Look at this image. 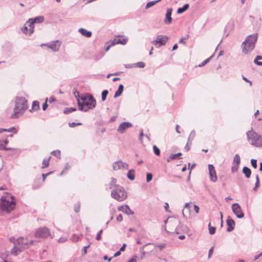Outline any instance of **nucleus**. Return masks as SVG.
Instances as JSON below:
<instances>
[{"mask_svg": "<svg viewBox=\"0 0 262 262\" xmlns=\"http://www.w3.org/2000/svg\"><path fill=\"white\" fill-rule=\"evenodd\" d=\"M27 99L23 97H17L15 99V105L14 113L11 115V118L16 119L23 115L25 111L28 108Z\"/></svg>", "mask_w": 262, "mask_h": 262, "instance_id": "nucleus-1", "label": "nucleus"}, {"mask_svg": "<svg viewBox=\"0 0 262 262\" xmlns=\"http://www.w3.org/2000/svg\"><path fill=\"white\" fill-rule=\"evenodd\" d=\"M51 159V157H50L48 159H44L42 161V168H45L47 167L49 165V161Z\"/></svg>", "mask_w": 262, "mask_h": 262, "instance_id": "nucleus-32", "label": "nucleus"}, {"mask_svg": "<svg viewBox=\"0 0 262 262\" xmlns=\"http://www.w3.org/2000/svg\"><path fill=\"white\" fill-rule=\"evenodd\" d=\"M103 232V230L102 229H101L99 232L98 233H97V235H96V240L97 241H100L102 237H101V234Z\"/></svg>", "mask_w": 262, "mask_h": 262, "instance_id": "nucleus-47", "label": "nucleus"}, {"mask_svg": "<svg viewBox=\"0 0 262 262\" xmlns=\"http://www.w3.org/2000/svg\"><path fill=\"white\" fill-rule=\"evenodd\" d=\"M233 163H234V164H237L239 165V164L241 163V158L238 155L236 154L234 156V158H233Z\"/></svg>", "mask_w": 262, "mask_h": 262, "instance_id": "nucleus-35", "label": "nucleus"}, {"mask_svg": "<svg viewBox=\"0 0 262 262\" xmlns=\"http://www.w3.org/2000/svg\"><path fill=\"white\" fill-rule=\"evenodd\" d=\"M108 93V92L106 90H105L102 91L101 93V99L102 101H104L106 100Z\"/></svg>", "mask_w": 262, "mask_h": 262, "instance_id": "nucleus-38", "label": "nucleus"}, {"mask_svg": "<svg viewBox=\"0 0 262 262\" xmlns=\"http://www.w3.org/2000/svg\"><path fill=\"white\" fill-rule=\"evenodd\" d=\"M164 207L165 209V211L166 212H170V211L168 209V208H169V205L167 203H165V204H164Z\"/></svg>", "mask_w": 262, "mask_h": 262, "instance_id": "nucleus-63", "label": "nucleus"}, {"mask_svg": "<svg viewBox=\"0 0 262 262\" xmlns=\"http://www.w3.org/2000/svg\"><path fill=\"white\" fill-rule=\"evenodd\" d=\"M24 243H25V242H24V238L23 236L19 237L14 242V244L15 245H21L20 248L23 250L24 249L23 248Z\"/></svg>", "mask_w": 262, "mask_h": 262, "instance_id": "nucleus-19", "label": "nucleus"}, {"mask_svg": "<svg viewBox=\"0 0 262 262\" xmlns=\"http://www.w3.org/2000/svg\"><path fill=\"white\" fill-rule=\"evenodd\" d=\"M232 209L233 213L235 214L236 217L238 219L244 217V214L242 211L241 207L237 203H234L232 205Z\"/></svg>", "mask_w": 262, "mask_h": 262, "instance_id": "nucleus-11", "label": "nucleus"}, {"mask_svg": "<svg viewBox=\"0 0 262 262\" xmlns=\"http://www.w3.org/2000/svg\"><path fill=\"white\" fill-rule=\"evenodd\" d=\"M181 155H182V153H181V152H178V153L176 154H171L167 158V161L168 162H169L170 161L173 160H175L176 159H181L180 156H181Z\"/></svg>", "mask_w": 262, "mask_h": 262, "instance_id": "nucleus-21", "label": "nucleus"}, {"mask_svg": "<svg viewBox=\"0 0 262 262\" xmlns=\"http://www.w3.org/2000/svg\"><path fill=\"white\" fill-rule=\"evenodd\" d=\"M61 42L59 40H55L48 43L42 44L41 46H45L48 48L51 49L54 52H57L59 50Z\"/></svg>", "mask_w": 262, "mask_h": 262, "instance_id": "nucleus-10", "label": "nucleus"}, {"mask_svg": "<svg viewBox=\"0 0 262 262\" xmlns=\"http://www.w3.org/2000/svg\"><path fill=\"white\" fill-rule=\"evenodd\" d=\"M226 223L227 225V231L228 232L232 231L235 227V223L233 219H232L230 216H228L226 220Z\"/></svg>", "mask_w": 262, "mask_h": 262, "instance_id": "nucleus-14", "label": "nucleus"}, {"mask_svg": "<svg viewBox=\"0 0 262 262\" xmlns=\"http://www.w3.org/2000/svg\"><path fill=\"white\" fill-rule=\"evenodd\" d=\"M87 100L89 102H91V103H95V104L96 105V99L94 98L92 94H88L87 95Z\"/></svg>", "mask_w": 262, "mask_h": 262, "instance_id": "nucleus-36", "label": "nucleus"}, {"mask_svg": "<svg viewBox=\"0 0 262 262\" xmlns=\"http://www.w3.org/2000/svg\"><path fill=\"white\" fill-rule=\"evenodd\" d=\"M123 89H124L123 85L122 84H119V88H118L117 91L116 92L115 95L114 96V98H116L120 96L122 94V93L123 91Z\"/></svg>", "mask_w": 262, "mask_h": 262, "instance_id": "nucleus-23", "label": "nucleus"}, {"mask_svg": "<svg viewBox=\"0 0 262 262\" xmlns=\"http://www.w3.org/2000/svg\"><path fill=\"white\" fill-rule=\"evenodd\" d=\"M32 19L35 23H41L44 20V17L42 16H39Z\"/></svg>", "mask_w": 262, "mask_h": 262, "instance_id": "nucleus-28", "label": "nucleus"}, {"mask_svg": "<svg viewBox=\"0 0 262 262\" xmlns=\"http://www.w3.org/2000/svg\"><path fill=\"white\" fill-rule=\"evenodd\" d=\"M118 210L120 211H122L127 214H129V213H133V212L132 211L129 207L127 205L120 206L118 207Z\"/></svg>", "mask_w": 262, "mask_h": 262, "instance_id": "nucleus-18", "label": "nucleus"}, {"mask_svg": "<svg viewBox=\"0 0 262 262\" xmlns=\"http://www.w3.org/2000/svg\"><path fill=\"white\" fill-rule=\"evenodd\" d=\"M161 0H157L155 1H151L148 3L146 5V9H148L150 8L151 7L153 6L154 5H155L158 2H160Z\"/></svg>", "mask_w": 262, "mask_h": 262, "instance_id": "nucleus-37", "label": "nucleus"}, {"mask_svg": "<svg viewBox=\"0 0 262 262\" xmlns=\"http://www.w3.org/2000/svg\"><path fill=\"white\" fill-rule=\"evenodd\" d=\"M127 262H137V256H134L130 260L127 261Z\"/></svg>", "mask_w": 262, "mask_h": 262, "instance_id": "nucleus-62", "label": "nucleus"}, {"mask_svg": "<svg viewBox=\"0 0 262 262\" xmlns=\"http://www.w3.org/2000/svg\"><path fill=\"white\" fill-rule=\"evenodd\" d=\"M168 37L164 35H158L156 40L151 41V43L154 45H159V47L165 45L167 42Z\"/></svg>", "mask_w": 262, "mask_h": 262, "instance_id": "nucleus-8", "label": "nucleus"}, {"mask_svg": "<svg viewBox=\"0 0 262 262\" xmlns=\"http://www.w3.org/2000/svg\"><path fill=\"white\" fill-rule=\"evenodd\" d=\"M195 136V133L194 130H192L190 134V135L188 138V143H190L191 145L192 143V141L193 139H194V137Z\"/></svg>", "mask_w": 262, "mask_h": 262, "instance_id": "nucleus-29", "label": "nucleus"}, {"mask_svg": "<svg viewBox=\"0 0 262 262\" xmlns=\"http://www.w3.org/2000/svg\"><path fill=\"white\" fill-rule=\"evenodd\" d=\"M247 138L249 141H251V144L256 147H262V136L253 131L247 132Z\"/></svg>", "mask_w": 262, "mask_h": 262, "instance_id": "nucleus-4", "label": "nucleus"}, {"mask_svg": "<svg viewBox=\"0 0 262 262\" xmlns=\"http://www.w3.org/2000/svg\"><path fill=\"white\" fill-rule=\"evenodd\" d=\"M127 42L126 38H119V39H115L113 41H112L111 45H115V44H121V45H125Z\"/></svg>", "mask_w": 262, "mask_h": 262, "instance_id": "nucleus-17", "label": "nucleus"}, {"mask_svg": "<svg viewBox=\"0 0 262 262\" xmlns=\"http://www.w3.org/2000/svg\"><path fill=\"white\" fill-rule=\"evenodd\" d=\"M47 101H48V98H46V102L42 105V110L43 111L46 110L47 107H48V104L47 103Z\"/></svg>", "mask_w": 262, "mask_h": 262, "instance_id": "nucleus-56", "label": "nucleus"}, {"mask_svg": "<svg viewBox=\"0 0 262 262\" xmlns=\"http://www.w3.org/2000/svg\"><path fill=\"white\" fill-rule=\"evenodd\" d=\"M15 245V246L11 250V253L14 255H17L18 254V252H21L23 249L21 248L17 247Z\"/></svg>", "mask_w": 262, "mask_h": 262, "instance_id": "nucleus-27", "label": "nucleus"}, {"mask_svg": "<svg viewBox=\"0 0 262 262\" xmlns=\"http://www.w3.org/2000/svg\"><path fill=\"white\" fill-rule=\"evenodd\" d=\"M208 169L210 180L213 182H216L217 180V177L216 175V172L214 169V167L212 164H209Z\"/></svg>", "mask_w": 262, "mask_h": 262, "instance_id": "nucleus-13", "label": "nucleus"}, {"mask_svg": "<svg viewBox=\"0 0 262 262\" xmlns=\"http://www.w3.org/2000/svg\"><path fill=\"white\" fill-rule=\"evenodd\" d=\"M243 172L247 178L248 179L250 177L251 174V170L249 167L244 166L243 168Z\"/></svg>", "mask_w": 262, "mask_h": 262, "instance_id": "nucleus-22", "label": "nucleus"}, {"mask_svg": "<svg viewBox=\"0 0 262 262\" xmlns=\"http://www.w3.org/2000/svg\"><path fill=\"white\" fill-rule=\"evenodd\" d=\"M95 103L91 102H81L78 99V110L81 111L86 112L90 109H93L96 107Z\"/></svg>", "mask_w": 262, "mask_h": 262, "instance_id": "nucleus-6", "label": "nucleus"}, {"mask_svg": "<svg viewBox=\"0 0 262 262\" xmlns=\"http://www.w3.org/2000/svg\"><path fill=\"white\" fill-rule=\"evenodd\" d=\"M188 38V36H187V37H182L181 38L180 40H179V43H183V44H185L186 42L184 41V40L185 39H187V38Z\"/></svg>", "mask_w": 262, "mask_h": 262, "instance_id": "nucleus-58", "label": "nucleus"}, {"mask_svg": "<svg viewBox=\"0 0 262 262\" xmlns=\"http://www.w3.org/2000/svg\"><path fill=\"white\" fill-rule=\"evenodd\" d=\"M6 132H13L14 134H16L17 132V129L15 127H12L8 129H6Z\"/></svg>", "mask_w": 262, "mask_h": 262, "instance_id": "nucleus-44", "label": "nucleus"}, {"mask_svg": "<svg viewBox=\"0 0 262 262\" xmlns=\"http://www.w3.org/2000/svg\"><path fill=\"white\" fill-rule=\"evenodd\" d=\"M78 237H77L76 236V235L74 234V235H72V240L73 242H77L78 241Z\"/></svg>", "mask_w": 262, "mask_h": 262, "instance_id": "nucleus-64", "label": "nucleus"}, {"mask_svg": "<svg viewBox=\"0 0 262 262\" xmlns=\"http://www.w3.org/2000/svg\"><path fill=\"white\" fill-rule=\"evenodd\" d=\"M39 103L38 101H34L33 102L32 110H34L35 111H37L39 110Z\"/></svg>", "mask_w": 262, "mask_h": 262, "instance_id": "nucleus-30", "label": "nucleus"}, {"mask_svg": "<svg viewBox=\"0 0 262 262\" xmlns=\"http://www.w3.org/2000/svg\"><path fill=\"white\" fill-rule=\"evenodd\" d=\"M78 31L83 36L86 37H90L92 36V32L91 31H89L85 29L80 28L79 29Z\"/></svg>", "mask_w": 262, "mask_h": 262, "instance_id": "nucleus-20", "label": "nucleus"}, {"mask_svg": "<svg viewBox=\"0 0 262 262\" xmlns=\"http://www.w3.org/2000/svg\"><path fill=\"white\" fill-rule=\"evenodd\" d=\"M251 164L254 168H257V160H256L253 159H251Z\"/></svg>", "mask_w": 262, "mask_h": 262, "instance_id": "nucleus-45", "label": "nucleus"}, {"mask_svg": "<svg viewBox=\"0 0 262 262\" xmlns=\"http://www.w3.org/2000/svg\"><path fill=\"white\" fill-rule=\"evenodd\" d=\"M127 177L130 180H135V170L134 169H130L128 170L127 173Z\"/></svg>", "mask_w": 262, "mask_h": 262, "instance_id": "nucleus-24", "label": "nucleus"}, {"mask_svg": "<svg viewBox=\"0 0 262 262\" xmlns=\"http://www.w3.org/2000/svg\"><path fill=\"white\" fill-rule=\"evenodd\" d=\"M87 95L80 96V99L82 101V102H85L87 100Z\"/></svg>", "mask_w": 262, "mask_h": 262, "instance_id": "nucleus-59", "label": "nucleus"}, {"mask_svg": "<svg viewBox=\"0 0 262 262\" xmlns=\"http://www.w3.org/2000/svg\"><path fill=\"white\" fill-rule=\"evenodd\" d=\"M15 198H1L0 208L2 211L10 213L15 207Z\"/></svg>", "mask_w": 262, "mask_h": 262, "instance_id": "nucleus-3", "label": "nucleus"}, {"mask_svg": "<svg viewBox=\"0 0 262 262\" xmlns=\"http://www.w3.org/2000/svg\"><path fill=\"white\" fill-rule=\"evenodd\" d=\"M262 59V56L261 55L257 56L254 60V62L255 64L257 66H262V61H258V60Z\"/></svg>", "mask_w": 262, "mask_h": 262, "instance_id": "nucleus-31", "label": "nucleus"}, {"mask_svg": "<svg viewBox=\"0 0 262 262\" xmlns=\"http://www.w3.org/2000/svg\"><path fill=\"white\" fill-rule=\"evenodd\" d=\"M34 24L35 23L32 20V18L29 19L26 23V25L30 28L29 29V33L30 35L34 32Z\"/></svg>", "mask_w": 262, "mask_h": 262, "instance_id": "nucleus-16", "label": "nucleus"}, {"mask_svg": "<svg viewBox=\"0 0 262 262\" xmlns=\"http://www.w3.org/2000/svg\"><path fill=\"white\" fill-rule=\"evenodd\" d=\"M80 207V205L79 203H77L75 205L74 210H75V212L78 213L79 212Z\"/></svg>", "mask_w": 262, "mask_h": 262, "instance_id": "nucleus-46", "label": "nucleus"}, {"mask_svg": "<svg viewBox=\"0 0 262 262\" xmlns=\"http://www.w3.org/2000/svg\"><path fill=\"white\" fill-rule=\"evenodd\" d=\"M50 236V229L45 226L38 228L34 233V236L36 238H46Z\"/></svg>", "mask_w": 262, "mask_h": 262, "instance_id": "nucleus-5", "label": "nucleus"}, {"mask_svg": "<svg viewBox=\"0 0 262 262\" xmlns=\"http://www.w3.org/2000/svg\"><path fill=\"white\" fill-rule=\"evenodd\" d=\"M90 245L84 246L82 250V254L84 255L87 253V249L89 248Z\"/></svg>", "mask_w": 262, "mask_h": 262, "instance_id": "nucleus-52", "label": "nucleus"}, {"mask_svg": "<svg viewBox=\"0 0 262 262\" xmlns=\"http://www.w3.org/2000/svg\"><path fill=\"white\" fill-rule=\"evenodd\" d=\"M52 172H53L52 171H50V172H48V173H46V174L42 173V181H43H43H45V179H46V177H47L48 175H49V174H50L52 173Z\"/></svg>", "mask_w": 262, "mask_h": 262, "instance_id": "nucleus-54", "label": "nucleus"}, {"mask_svg": "<svg viewBox=\"0 0 262 262\" xmlns=\"http://www.w3.org/2000/svg\"><path fill=\"white\" fill-rule=\"evenodd\" d=\"M111 196H127V193L123 187L115 186L112 190Z\"/></svg>", "mask_w": 262, "mask_h": 262, "instance_id": "nucleus-7", "label": "nucleus"}, {"mask_svg": "<svg viewBox=\"0 0 262 262\" xmlns=\"http://www.w3.org/2000/svg\"><path fill=\"white\" fill-rule=\"evenodd\" d=\"M67 241V237H61L59 238L58 241L59 243H64L66 241Z\"/></svg>", "mask_w": 262, "mask_h": 262, "instance_id": "nucleus-57", "label": "nucleus"}, {"mask_svg": "<svg viewBox=\"0 0 262 262\" xmlns=\"http://www.w3.org/2000/svg\"><path fill=\"white\" fill-rule=\"evenodd\" d=\"M189 5L188 4H185L183 7L179 8L177 10L178 14H181L186 11L189 8Z\"/></svg>", "mask_w": 262, "mask_h": 262, "instance_id": "nucleus-25", "label": "nucleus"}, {"mask_svg": "<svg viewBox=\"0 0 262 262\" xmlns=\"http://www.w3.org/2000/svg\"><path fill=\"white\" fill-rule=\"evenodd\" d=\"M21 31L24 34H26L28 33V26L26 25V24L24 25V26L21 28Z\"/></svg>", "mask_w": 262, "mask_h": 262, "instance_id": "nucleus-48", "label": "nucleus"}, {"mask_svg": "<svg viewBox=\"0 0 262 262\" xmlns=\"http://www.w3.org/2000/svg\"><path fill=\"white\" fill-rule=\"evenodd\" d=\"M257 39V34H253L248 36L242 43V51L247 54L254 48Z\"/></svg>", "mask_w": 262, "mask_h": 262, "instance_id": "nucleus-2", "label": "nucleus"}, {"mask_svg": "<svg viewBox=\"0 0 262 262\" xmlns=\"http://www.w3.org/2000/svg\"><path fill=\"white\" fill-rule=\"evenodd\" d=\"M172 12V8H168L165 15V18L164 20V23L167 25L171 24L172 21L171 14Z\"/></svg>", "mask_w": 262, "mask_h": 262, "instance_id": "nucleus-15", "label": "nucleus"}, {"mask_svg": "<svg viewBox=\"0 0 262 262\" xmlns=\"http://www.w3.org/2000/svg\"><path fill=\"white\" fill-rule=\"evenodd\" d=\"M69 125L70 127H74L76 126V125H82V123L80 122H79V123L72 122V123H69Z\"/></svg>", "mask_w": 262, "mask_h": 262, "instance_id": "nucleus-51", "label": "nucleus"}, {"mask_svg": "<svg viewBox=\"0 0 262 262\" xmlns=\"http://www.w3.org/2000/svg\"><path fill=\"white\" fill-rule=\"evenodd\" d=\"M216 231V228L215 227H210L209 228V233L211 235H213L215 233Z\"/></svg>", "mask_w": 262, "mask_h": 262, "instance_id": "nucleus-49", "label": "nucleus"}, {"mask_svg": "<svg viewBox=\"0 0 262 262\" xmlns=\"http://www.w3.org/2000/svg\"><path fill=\"white\" fill-rule=\"evenodd\" d=\"M239 167V165L237 164L232 163V166L231 167V171L232 172H234L237 171Z\"/></svg>", "mask_w": 262, "mask_h": 262, "instance_id": "nucleus-41", "label": "nucleus"}, {"mask_svg": "<svg viewBox=\"0 0 262 262\" xmlns=\"http://www.w3.org/2000/svg\"><path fill=\"white\" fill-rule=\"evenodd\" d=\"M116 182H117V180H116V179H115V178H112V179L111 182L110 183V189H111L112 190L113 189V187L115 186H116L115 185Z\"/></svg>", "mask_w": 262, "mask_h": 262, "instance_id": "nucleus-43", "label": "nucleus"}, {"mask_svg": "<svg viewBox=\"0 0 262 262\" xmlns=\"http://www.w3.org/2000/svg\"><path fill=\"white\" fill-rule=\"evenodd\" d=\"M166 244H161L160 245L157 244L156 245V247L159 248L161 250H162L163 248L165 247Z\"/></svg>", "mask_w": 262, "mask_h": 262, "instance_id": "nucleus-53", "label": "nucleus"}, {"mask_svg": "<svg viewBox=\"0 0 262 262\" xmlns=\"http://www.w3.org/2000/svg\"><path fill=\"white\" fill-rule=\"evenodd\" d=\"M51 154L52 155H53V156L58 158L59 159L60 158V150H54V151L51 152Z\"/></svg>", "mask_w": 262, "mask_h": 262, "instance_id": "nucleus-42", "label": "nucleus"}, {"mask_svg": "<svg viewBox=\"0 0 262 262\" xmlns=\"http://www.w3.org/2000/svg\"><path fill=\"white\" fill-rule=\"evenodd\" d=\"M213 55L214 54L212 55L209 58L205 60L203 62L199 65V67H201L207 64L210 61V59L213 56Z\"/></svg>", "mask_w": 262, "mask_h": 262, "instance_id": "nucleus-40", "label": "nucleus"}, {"mask_svg": "<svg viewBox=\"0 0 262 262\" xmlns=\"http://www.w3.org/2000/svg\"><path fill=\"white\" fill-rule=\"evenodd\" d=\"M132 126V124L128 122H124L121 123L117 128V132L122 134L125 130Z\"/></svg>", "mask_w": 262, "mask_h": 262, "instance_id": "nucleus-12", "label": "nucleus"}, {"mask_svg": "<svg viewBox=\"0 0 262 262\" xmlns=\"http://www.w3.org/2000/svg\"><path fill=\"white\" fill-rule=\"evenodd\" d=\"M74 94L75 95V97H76L77 100L78 101V99H79L80 100V96L79 94V92L77 91H75L74 92Z\"/></svg>", "mask_w": 262, "mask_h": 262, "instance_id": "nucleus-55", "label": "nucleus"}, {"mask_svg": "<svg viewBox=\"0 0 262 262\" xmlns=\"http://www.w3.org/2000/svg\"><path fill=\"white\" fill-rule=\"evenodd\" d=\"M152 179V174L151 173H147L146 174V181L147 182H150Z\"/></svg>", "mask_w": 262, "mask_h": 262, "instance_id": "nucleus-50", "label": "nucleus"}, {"mask_svg": "<svg viewBox=\"0 0 262 262\" xmlns=\"http://www.w3.org/2000/svg\"><path fill=\"white\" fill-rule=\"evenodd\" d=\"M143 136H144V134H143V130L141 129L140 131V133L139 138L140 141L141 142H142V138H143Z\"/></svg>", "mask_w": 262, "mask_h": 262, "instance_id": "nucleus-61", "label": "nucleus"}, {"mask_svg": "<svg viewBox=\"0 0 262 262\" xmlns=\"http://www.w3.org/2000/svg\"><path fill=\"white\" fill-rule=\"evenodd\" d=\"M213 252V247H212L209 250L208 252V258H209Z\"/></svg>", "mask_w": 262, "mask_h": 262, "instance_id": "nucleus-60", "label": "nucleus"}, {"mask_svg": "<svg viewBox=\"0 0 262 262\" xmlns=\"http://www.w3.org/2000/svg\"><path fill=\"white\" fill-rule=\"evenodd\" d=\"M145 66V64L144 62H142V61H140V62H138L136 63H135L134 64H133V66H128V67L129 68H133V67H138V68H144ZM127 68V67H126Z\"/></svg>", "mask_w": 262, "mask_h": 262, "instance_id": "nucleus-26", "label": "nucleus"}, {"mask_svg": "<svg viewBox=\"0 0 262 262\" xmlns=\"http://www.w3.org/2000/svg\"><path fill=\"white\" fill-rule=\"evenodd\" d=\"M36 242V241L35 240H30L29 241L25 242V243H24V245L23 246V248H28L30 246L32 245L34 242Z\"/></svg>", "mask_w": 262, "mask_h": 262, "instance_id": "nucleus-33", "label": "nucleus"}, {"mask_svg": "<svg viewBox=\"0 0 262 262\" xmlns=\"http://www.w3.org/2000/svg\"><path fill=\"white\" fill-rule=\"evenodd\" d=\"M153 150L156 155L159 156L160 155V150L156 145L153 146Z\"/></svg>", "mask_w": 262, "mask_h": 262, "instance_id": "nucleus-39", "label": "nucleus"}, {"mask_svg": "<svg viewBox=\"0 0 262 262\" xmlns=\"http://www.w3.org/2000/svg\"><path fill=\"white\" fill-rule=\"evenodd\" d=\"M76 108L74 107H66L64 110L63 113L66 114H68L74 111H76Z\"/></svg>", "mask_w": 262, "mask_h": 262, "instance_id": "nucleus-34", "label": "nucleus"}, {"mask_svg": "<svg viewBox=\"0 0 262 262\" xmlns=\"http://www.w3.org/2000/svg\"><path fill=\"white\" fill-rule=\"evenodd\" d=\"M113 168L114 170H118L120 169H127L128 168V164L120 160L113 163Z\"/></svg>", "mask_w": 262, "mask_h": 262, "instance_id": "nucleus-9", "label": "nucleus"}]
</instances>
